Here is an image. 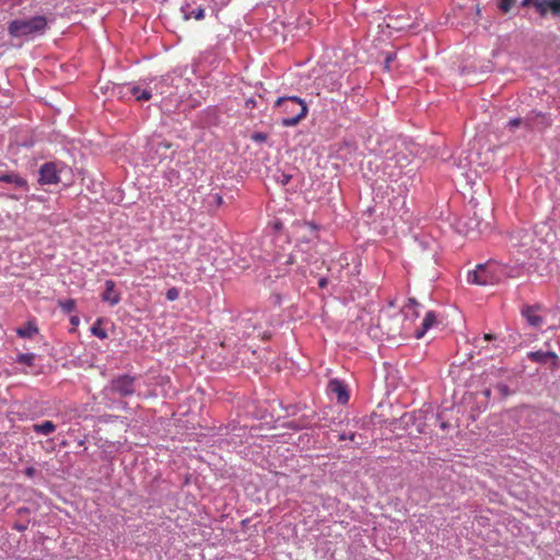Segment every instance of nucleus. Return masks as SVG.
Segmentation results:
<instances>
[{
	"label": "nucleus",
	"instance_id": "nucleus-13",
	"mask_svg": "<svg viewBox=\"0 0 560 560\" xmlns=\"http://www.w3.org/2000/svg\"><path fill=\"white\" fill-rule=\"evenodd\" d=\"M38 332V328L33 320H28L25 326L16 329L18 336L22 338H32Z\"/></svg>",
	"mask_w": 560,
	"mask_h": 560
},
{
	"label": "nucleus",
	"instance_id": "nucleus-2",
	"mask_svg": "<svg viewBox=\"0 0 560 560\" xmlns=\"http://www.w3.org/2000/svg\"><path fill=\"white\" fill-rule=\"evenodd\" d=\"M48 26L44 15L30 19H15L8 24V33L13 38H33L43 35Z\"/></svg>",
	"mask_w": 560,
	"mask_h": 560
},
{
	"label": "nucleus",
	"instance_id": "nucleus-20",
	"mask_svg": "<svg viewBox=\"0 0 560 560\" xmlns=\"http://www.w3.org/2000/svg\"><path fill=\"white\" fill-rule=\"evenodd\" d=\"M513 4L514 0H499V9L504 13L509 12Z\"/></svg>",
	"mask_w": 560,
	"mask_h": 560
},
{
	"label": "nucleus",
	"instance_id": "nucleus-6",
	"mask_svg": "<svg viewBox=\"0 0 560 560\" xmlns=\"http://www.w3.org/2000/svg\"><path fill=\"white\" fill-rule=\"evenodd\" d=\"M327 388L330 394L336 396L339 404L346 405L349 401V390L342 381L338 378L330 380Z\"/></svg>",
	"mask_w": 560,
	"mask_h": 560
},
{
	"label": "nucleus",
	"instance_id": "nucleus-29",
	"mask_svg": "<svg viewBox=\"0 0 560 560\" xmlns=\"http://www.w3.org/2000/svg\"><path fill=\"white\" fill-rule=\"evenodd\" d=\"M265 138H266V137H265V135H262V133H257V135H255V136H254V139H255V140H264Z\"/></svg>",
	"mask_w": 560,
	"mask_h": 560
},
{
	"label": "nucleus",
	"instance_id": "nucleus-24",
	"mask_svg": "<svg viewBox=\"0 0 560 560\" xmlns=\"http://www.w3.org/2000/svg\"><path fill=\"white\" fill-rule=\"evenodd\" d=\"M497 389L500 392V394L503 396V397H506L510 395V390L508 388L506 385H503V384H498L497 386Z\"/></svg>",
	"mask_w": 560,
	"mask_h": 560
},
{
	"label": "nucleus",
	"instance_id": "nucleus-19",
	"mask_svg": "<svg viewBox=\"0 0 560 560\" xmlns=\"http://www.w3.org/2000/svg\"><path fill=\"white\" fill-rule=\"evenodd\" d=\"M35 355L33 353H20L16 362L32 366L34 364Z\"/></svg>",
	"mask_w": 560,
	"mask_h": 560
},
{
	"label": "nucleus",
	"instance_id": "nucleus-22",
	"mask_svg": "<svg viewBox=\"0 0 560 560\" xmlns=\"http://www.w3.org/2000/svg\"><path fill=\"white\" fill-rule=\"evenodd\" d=\"M538 120H539V124H541L540 128H545L550 125L549 118L544 114L536 115V121L534 122V125H538Z\"/></svg>",
	"mask_w": 560,
	"mask_h": 560
},
{
	"label": "nucleus",
	"instance_id": "nucleus-1",
	"mask_svg": "<svg viewBox=\"0 0 560 560\" xmlns=\"http://www.w3.org/2000/svg\"><path fill=\"white\" fill-rule=\"evenodd\" d=\"M275 109L281 115V125L283 127L296 126L308 113L306 103L298 96L279 97L275 102Z\"/></svg>",
	"mask_w": 560,
	"mask_h": 560
},
{
	"label": "nucleus",
	"instance_id": "nucleus-16",
	"mask_svg": "<svg viewBox=\"0 0 560 560\" xmlns=\"http://www.w3.org/2000/svg\"><path fill=\"white\" fill-rule=\"evenodd\" d=\"M130 94L136 97L137 101H149L151 98V91L150 90H140L138 86H131Z\"/></svg>",
	"mask_w": 560,
	"mask_h": 560
},
{
	"label": "nucleus",
	"instance_id": "nucleus-17",
	"mask_svg": "<svg viewBox=\"0 0 560 560\" xmlns=\"http://www.w3.org/2000/svg\"><path fill=\"white\" fill-rule=\"evenodd\" d=\"M184 13V19L189 20L190 18H194L197 21H200L205 18V10L202 8H198L196 10H192L191 12H187L184 8L182 9Z\"/></svg>",
	"mask_w": 560,
	"mask_h": 560
},
{
	"label": "nucleus",
	"instance_id": "nucleus-32",
	"mask_svg": "<svg viewBox=\"0 0 560 560\" xmlns=\"http://www.w3.org/2000/svg\"><path fill=\"white\" fill-rule=\"evenodd\" d=\"M485 339L490 340V334H485Z\"/></svg>",
	"mask_w": 560,
	"mask_h": 560
},
{
	"label": "nucleus",
	"instance_id": "nucleus-30",
	"mask_svg": "<svg viewBox=\"0 0 560 560\" xmlns=\"http://www.w3.org/2000/svg\"><path fill=\"white\" fill-rule=\"evenodd\" d=\"M70 322H71L72 325H78L79 318L77 316H72Z\"/></svg>",
	"mask_w": 560,
	"mask_h": 560
},
{
	"label": "nucleus",
	"instance_id": "nucleus-23",
	"mask_svg": "<svg viewBox=\"0 0 560 560\" xmlns=\"http://www.w3.org/2000/svg\"><path fill=\"white\" fill-rule=\"evenodd\" d=\"M178 296H179V290L175 287L168 289L166 292V299L168 301H175L178 299Z\"/></svg>",
	"mask_w": 560,
	"mask_h": 560
},
{
	"label": "nucleus",
	"instance_id": "nucleus-28",
	"mask_svg": "<svg viewBox=\"0 0 560 560\" xmlns=\"http://www.w3.org/2000/svg\"><path fill=\"white\" fill-rule=\"evenodd\" d=\"M326 284H327V279H325V278H322V279L318 281V285H319L320 288H325V287H326Z\"/></svg>",
	"mask_w": 560,
	"mask_h": 560
},
{
	"label": "nucleus",
	"instance_id": "nucleus-15",
	"mask_svg": "<svg viewBox=\"0 0 560 560\" xmlns=\"http://www.w3.org/2000/svg\"><path fill=\"white\" fill-rule=\"evenodd\" d=\"M538 9L541 13H545L546 10H550L555 15H560V0H549L546 3H538Z\"/></svg>",
	"mask_w": 560,
	"mask_h": 560
},
{
	"label": "nucleus",
	"instance_id": "nucleus-18",
	"mask_svg": "<svg viewBox=\"0 0 560 560\" xmlns=\"http://www.w3.org/2000/svg\"><path fill=\"white\" fill-rule=\"evenodd\" d=\"M58 305L63 312L71 313L75 308V301L72 299L59 300Z\"/></svg>",
	"mask_w": 560,
	"mask_h": 560
},
{
	"label": "nucleus",
	"instance_id": "nucleus-8",
	"mask_svg": "<svg viewBox=\"0 0 560 560\" xmlns=\"http://www.w3.org/2000/svg\"><path fill=\"white\" fill-rule=\"evenodd\" d=\"M116 284L113 280L105 281V291L102 294V300L112 306L120 302V294L115 289Z\"/></svg>",
	"mask_w": 560,
	"mask_h": 560
},
{
	"label": "nucleus",
	"instance_id": "nucleus-10",
	"mask_svg": "<svg viewBox=\"0 0 560 560\" xmlns=\"http://www.w3.org/2000/svg\"><path fill=\"white\" fill-rule=\"evenodd\" d=\"M438 323L436 314L433 311H429L421 324V329L416 330L415 336L417 339H420L424 336V334L433 327Z\"/></svg>",
	"mask_w": 560,
	"mask_h": 560
},
{
	"label": "nucleus",
	"instance_id": "nucleus-34",
	"mask_svg": "<svg viewBox=\"0 0 560 560\" xmlns=\"http://www.w3.org/2000/svg\"><path fill=\"white\" fill-rule=\"evenodd\" d=\"M18 529L23 530L24 527H22V525H19Z\"/></svg>",
	"mask_w": 560,
	"mask_h": 560
},
{
	"label": "nucleus",
	"instance_id": "nucleus-3",
	"mask_svg": "<svg viewBox=\"0 0 560 560\" xmlns=\"http://www.w3.org/2000/svg\"><path fill=\"white\" fill-rule=\"evenodd\" d=\"M67 168L63 163L48 162L39 168V179L42 185H54L60 182V174Z\"/></svg>",
	"mask_w": 560,
	"mask_h": 560
},
{
	"label": "nucleus",
	"instance_id": "nucleus-11",
	"mask_svg": "<svg viewBox=\"0 0 560 560\" xmlns=\"http://www.w3.org/2000/svg\"><path fill=\"white\" fill-rule=\"evenodd\" d=\"M527 357L532 361L538 362V363H545L547 361V359H552L556 362L558 359V357L555 352H551V351L544 352L541 350L532 351L527 354Z\"/></svg>",
	"mask_w": 560,
	"mask_h": 560
},
{
	"label": "nucleus",
	"instance_id": "nucleus-4",
	"mask_svg": "<svg viewBox=\"0 0 560 560\" xmlns=\"http://www.w3.org/2000/svg\"><path fill=\"white\" fill-rule=\"evenodd\" d=\"M136 377L121 375L112 381V390L120 396H131L136 392Z\"/></svg>",
	"mask_w": 560,
	"mask_h": 560
},
{
	"label": "nucleus",
	"instance_id": "nucleus-21",
	"mask_svg": "<svg viewBox=\"0 0 560 560\" xmlns=\"http://www.w3.org/2000/svg\"><path fill=\"white\" fill-rule=\"evenodd\" d=\"M91 331L94 336H96L101 339L107 338L106 331L97 325H93V327L91 328Z\"/></svg>",
	"mask_w": 560,
	"mask_h": 560
},
{
	"label": "nucleus",
	"instance_id": "nucleus-5",
	"mask_svg": "<svg viewBox=\"0 0 560 560\" xmlns=\"http://www.w3.org/2000/svg\"><path fill=\"white\" fill-rule=\"evenodd\" d=\"M466 279L469 284L487 285L490 280L488 262L478 264L474 270L468 271Z\"/></svg>",
	"mask_w": 560,
	"mask_h": 560
},
{
	"label": "nucleus",
	"instance_id": "nucleus-9",
	"mask_svg": "<svg viewBox=\"0 0 560 560\" xmlns=\"http://www.w3.org/2000/svg\"><path fill=\"white\" fill-rule=\"evenodd\" d=\"M538 306H526L522 311V315L526 318L527 323L535 328H540L544 324V319L538 314Z\"/></svg>",
	"mask_w": 560,
	"mask_h": 560
},
{
	"label": "nucleus",
	"instance_id": "nucleus-14",
	"mask_svg": "<svg viewBox=\"0 0 560 560\" xmlns=\"http://www.w3.org/2000/svg\"><path fill=\"white\" fill-rule=\"evenodd\" d=\"M419 303L415 299H409L408 303L402 307V314L406 318L415 319L419 316Z\"/></svg>",
	"mask_w": 560,
	"mask_h": 560
},
{
	"label": "nucleus",
	"instance_id": "nucleus-33",
	"mask_svg": "<svg viewBox=\"0 0 560 560\" xmlns=\"http://www.w3.org/2000/svg\"><path fill=\"white\" fill-rule=\"evenodd\" d=\"M485 395H486V396H490V389H486V390H485Z\"/></svg>",
	"mask_w": 560,
	"mask_h": 560
},
{
	"label": "nucleus",
	"instance_id": "nucleus-12",
	"mask_svg": "<svg viewBox=\"0 0 560 560\" xmlns=\"http://www.w3.org/2000/svg\"><path fill=\"white\" fill-rule=\"evenodd\" d=\"M32 430L38 434L49 435L56 430V425L52 421L46 420L42 423L33 424Z\"/></svg>",
	"mask_w": 560,
	"mask_h": 560
},
{
	"label": "nucleus",
	"instance_id": "nucleus-26",
	"mask_svg": "<svg viewBox=\"0 0 560 560\" xmlns=\"http://www.w3.org/2000/svg\"><path fill=\"white\" fill-rule=\"evenodd\" d=\"M522 122V119H512L509 124L512 126V127H517L520 126Z\"/></svg>",
	"mask_w": 560,
	"mask_h": 560
},
{
	"label": "nucleus",
	"instance_id": "nucleus-27",
	"mask_svg": "<svg viewBox=\"0 0 560 560\" xmlns=\"http://www.w3.org/2000/svg\"><path fill=\"white\" fill-rule=\"evenodd\" d=\"M35 472V469L33 467H30L25 470V474L28 476V477H33Z\"/></svg>",
	"mask_w": 560,
	"mask_h": 560
},
{
	"label": "nucleus",
	"instance_id": "nucleus-31",
	"mask_svg": "<svg viewBox=\"0 0 560 560\" xmlns=\"http://www.w3.org/2000/svg\"><path fill=\"white\" fill-rule=\"evenodd\" d=\"M390 61H392V57H390V56H388V57L386 58V63L388 65Z\"/></svg>",
	"mask_w": 560,
	"mask_h": 560
},
{
	"label": "nucleus",
	"instance_id": "nucleus-7",
	"mask_svg": "<svg viewBox=\"0 0 560 560\" xmlns=\"http://www.w3.org/2000/svg\"><path fill=\"white\" fill-rule=\"evenodd\" d=\"M0 183L11 184L15 188L23 191L28 190V183L26 178L22 177L19 173L15 172L0 173Z\"/></svg>",
	"mask_w": 560,
	"mask_h": 560
},
{
	"label": "nucleus",
	"instance_id": "nucleus-25",
	"mask_svg": "<svg viewBox=\"0 0 560 560\" xmlns=\"http://www.w3.org/2000/svg\"><path fill=\"white\" fill-rule=\"evenodd\" d=\"M338 439H339V441H343V440L354 441L355 434L354 433H350V434L342 433V434H339Z\"/></svg>",
	"mask_w": 560,
	"mask_h": 560
}]
</instances>
